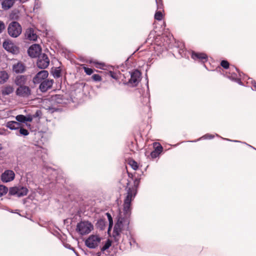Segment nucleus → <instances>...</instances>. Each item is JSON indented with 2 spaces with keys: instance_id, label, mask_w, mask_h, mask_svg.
I'll return each mask as SVG.
<instances>
[{
  "instance_id": "nucleus-31",
  "label": "nucleus",
  "mask_w": 256,
  "mask_h": 256,
  "mask_svg": "<svg viewBox=\"0 0 256 256\" xmlns=\"http://www.w3.org/2000/svg\"><path fill=\"white\" fill-rule=\"evenodd\" d=\"M84 72L88 75L92 74L93 72H94L92 69L90 68H86V67H85V66L84 67Z\"/></svg>"
},
{
  "instance_id": "nucleus-13",
  "label": "nucleus",
  "mask_w": 256,
  "mask_h": 256,
  "mask_svg": "<svg viewBox=\"0 0 256 256\" xmlns=\"http://www.w3.org/2000/svg\"><path fill=\"white\" fill-rule=\"evenodd\" d=\"M53 82V80L46 79L40 84L39 88L42 92H45L48 89L51 88V87L52 86Z\"/></svg>"
},
{
  "instance_id": "nucleus-2",
  "label": "nucleus",
  "mask_w": 256,
  "mask_h": 256,
  "mask_svg": "<svg viewBox=\"0 0 256 256\" xmlns=\"http://www.w3.org/2000/svg\"><path fill=\"white\" fill-rule=\"evenodd\" d=\"M94 230V226L89 221L82 220L76 226V232L80 236L89 234Z\"/></svg>"
},
{
  "instance_id": "nucleus-36",
  "label": "nucleus",
  "mask_w": 256,
  "mask_h": 256,
  "mask_svg": "<svg viewBox=\"0 0 256 256\" xmlns=\"http://www.w3.org/2000/svg\"><path fill=\"white\" fill-rule=\"evenodd\" d=\"M160 154L159 153L157 152H156L154 150L152 151L151 154H150V156H152V158H156V157H158V155Z\"/></svg>"
},
{
  "instance_id": "nucleus-5",
  "label": "nucleus",
  "mask_w": 256,
  "mask_h": 256,
  "mask_svg": "<svg viewBox=\"0 0 256 256\" xmlns=\"http://www.w3.org/2000/svg\"><path fill=\"white\" fill-rule=\"evenodd\" d=\"M28 189L24 186H16L10 188V194L11 195H15L18 197H22L26 195Z\"/></svg>"
},
{
  "instance_id": "nucleus-28",
  "label": "nucleus",
  "mask_w": 256,
  "mask_h": 256,
  "mask_svg": "<svg viewBox=\"0 0 256 256\" xmlns=\"http://www.w3.org/2000/svg\"><path fill=\"white\" fill-rule=\"evenodd\" d=\"M129 164L132 166V168L134 170H136L138 168V165L137 162L133 160H130L129 162Z\"/></svg>"
},
{
  "instance_id": "nucleus-25",
  "label": "nucleus",
  "mask_w": 256,
  "mask_h": 256,
  "mask_svg": "<svg viewBox=\"0 0 256 256\" xmlns=\"http://www.w3.org/2000/svg\"><path fill=\"white\" fill-rule=\"evenodd\" d=\"M154 146L155 148L154 150L160 154L162 150V146L158 143L154 142Z\"/></svg>"
},
{
  "instance_id": "nucleus-21",
  "label": "nucleus",
  "mask_w": 256,
  "mask_h": 256,
  "mask_svg": "<svg viewBox=\"0 0 256 256\" xmlns=\"http://www.w3.org/2000/svg\"><path fill=\"white\" fill-rule=\"evenodd\" d=\"M10 76L5 70L0 71V84H4L8 80Z\"/></svg>"
},
{
  "instance_id": "nucleus-24",
  "label": "nucleus",
  "mask_w": 256,
  "mask_h": 256,
  "mask_svg": "<svg viewBox=\"0 0 256 256\" xmlns=\"http://www.w3.org/2000/svg\"><path fill=\"white\" fill-rule=\"evenodd\" d=\"M112 245V241L110 240H108L104 244V246L101 248V250L102 252H104L106 250Z\"/></svg>"
},
{
  "instance_id": "nucleus-7",
  "label": "nucleus",
  "mask_w": 256,
  "mask_h": 256,
  "mask_svg": "<svg viewBox=\"0 0 256 256\" xmlns=\"http://www.w3.org/2000/svg\"><path fill=\"white\" fill-rule=\"evenodd\" d=\"M48 76V71L43 70L39 72L33 78L32 81L34 84H41L46 80Z\"/></svg>"
},
{
  "instance_id": "nucleus-33",
  "label": "nucleus",
  "mask_w": 256,
  "mask_h": 256,
  "mask_svg": "<svg viewBox=\"0 0 256 256\" xmlns=\"http://www.w3.org/2000/svg\"><path fill=\"white\" fill-rule=\"evenodd\" d=\"M221 66L224 68H228L229 66V64L226 60H222L221 62Z\"/></svg>"
},
{
  "instance_id": "nucleus-19",
  "label": "nucleus",
  "mask_w": 256,
  "mask_h": 256,
  "mask_svg": "<svg viewBox=\"0 0 256 256\" xmlns=\"http://www.w3.org/2000/svg\"><path fill=\"white\" fill-rule=\"evenodd\" d=\"M6 126L12 130H18L22 127V125L20 123L15 121L8 122L6 124Z\"/></svg>"
},
{
  "instance_id": "nucleus-27",
  "label": "nucleus",
  "mask_w": 256,
  "mask_h": 256,
  "mask_svg": "<svg viewBox=\"0 0 256 256\" xmlns=\"http://www.w3.org/2000/svg\"><path fill=\"white\" fill-rule=\"evenodd\" d=\"M106 215L108 216V220L109 221V228H108V231H110V229L112 228V224H113L112 218L110 214L107 213Z\"/></svg>"
},
{
  "instance_id": "nucleus-17",
  "label": "nucleus",
  "mask_w": 256,
  "mask_h": 256,
  "mask_svg": "<svg viewBox=\"0 0 256 256\" xmlns=\"http://www.w3.org/2000/svg\"><path fill=\"white\" fill-rule=\"evenodd\" d=\"M16 0H2V8L8 10L12 6Z\"/></svg>"
},
{
  "instance_id": "nucleus-10",
  "label": "nucleus",
  "mask_w": 256,
  "mask_h": 256,
  "mask_svg": "<svg viewBox=\"0 0 256 256\" xmlns=\"http://www.w3.org/2000/svg\"><path fill=\"white\" fill-rule=\"evenodd\" d=\"M12 70L14 73L21 74L25 72L26 66L22 62L18 61L13 64Z\"/></svg>"
},
{
  "instance_id": "nucleus-8",
  "label": "nucleus",
  "mask_w": 256,
  "mask_h": 256,
  "mask_svg": "<svg viewBox=\"0 0 256 256\" xmlns=\"http://www.w3.org/2000/svg\"><path fill=\"white\" fill-rule=\"evenodd\" d=\"M50 64V60L48 56L45 54L40 56L37 61V66L40 68H46Z\"/></svg>"
},
{
  "instance_id": "nucleus-39",
  "label": "nucleus",
  "mask_w": 256,
  "mask_h": 256,
  "mask_svg": "<svg viewBox=\"0 0 256 256\" xmlns=\"http://www.w3.org/2000/svg\"><path fill=\"white\" fill-rule=\"evenodd\" d=\"M156 0V2L158 3L157 0Z\"/></svg>"
},
{
  "instance_id": "nucleus-35",
  "label": "nucleus",
  "mask_w": 256,
  "mask_h": 256,
  "mask_svg": "<svg viewBox=\"0 0 256 256\" xmlns=\"http://www.w3.org/2000/svg\"><path fill=\"white\" fill-rule=\"evenodd\" d=\"M54 77L59 78L60 76V70H56L54 72Z\"/></svg>"
},
{
  "instance_id": "nucleus-29",
  "label": "nucleus",
  "mask_w": 256,
  "mask_h": 256,
  "mask_svg": "<svg viewBox=\"0 0 256 256\" xmlns=\"http://www.w3.org/2000/svg\"><path fill=\"white\" fill-rule=\"evenodd\" d=\"M154 18L156 20H160L162 18V12H156V13L155 14V15H154Z\"/></svg>"
},
{
  "instance_id": "nucleus-30",
  "label": "nucleus",
  "mask_w": 256,
  "mask_h": 256,
  "mask_svg": "<svg viewBox=\"0 0 256 256\" xmlns=\"http://www.w3.org/2000/svg\"><path fill=\"white\" fill-rule=\"evenodd\" d=\"M92 80L95 82H100L102 80V78L101 76L98 74H94L92 76Z\"/></svg>"
},
{
  "instance_id": "nucleus-1",
  "label": "nucleus",
  "mask_w": 256,
  "mask_h": 256,
  "mask_svg": "<svg viewBox=\"0 0 256 256\" xmlns=\"http://www.w3.org/2000/svg\"><path fill=\"white\" fill-rule=\"evenodd\" d=\"M136 194V184L132 188H128L127 190L126 196L124 200L122 210L120 213L116 223L115 224L112 236L116 242H119L121 238V234L124 232L127 231L128 228V218L130 214L131 202L134 200Z\"/></svg>"
},
{
  "instance_id": "nucleus-12",
  "label": "nucleus",
  "mask_w": 256,
  "mask_h": 256,
  "mask_svg": "<svg viewBox=\"0 0 256 256\" xmlns=\"http://www.w3.org/2000/svg\"><path fill=\"white\" fill-rule=\"evenodd\" d=\"M140 72L138 70H135L131 74V77L129 82L132 86H136L140 81Z\"/></svg>"
},
{
  "instance_id": "nucleus-37",
  "label": "nucleus",
  "mask_w": 256,
  "mask_h": 256,
  "mask_svg": "<svg viewBox=\"0 0 256 256\" xmlns=\"http://www.w3.org/2000/svg\"><path fill=\"white\" fill-rule=\"evenodd\" d=\"M108 74L112 77V78H113L114 79H117V77H116V74L112 72V71H110L108 72Z\"/></svg>"
},
{
  "instance_id": "nucleus-22",
  "label": "nucleus",
  "mask_w": 256,
  "mask_h": 256,
  "mask_svg": "<svg viewBox=\"0 0 256 256\" xmlns=\"http://www.w3.org/2000/svg\"><path fill=\"white\" fill-rule=\"evenodd\" d=\"M14 90V88L12 86L7 85L2 88V92L3 95H8L12 94Z\"/></svg>"
},
{
  "instance_id": "nucleus-3",
  "label": "nucleus",
  "mask_w": 256,
  "mask_h": 256,
  "mask_svg": "<svg viewBox=\"0 0 256 256\" xmlns=\"http://www.w3.org/2000/svg\"><path fill=\"white\" fill-rule=\"evenodd\" d=\"M102 240L101 236L98 234H91L85 240V245L90 249L97 248Z\"/></svg>"
},
{
  "instance_id": "nucleus-11",
  "label": "nucleus",
  "mask_w": 256,
  "mask_h": 256,
  "mask_svg": "<svg viewBox=\"0 0 256 256\" xmlns=\"http://www.w3.org/2000/svg\"><path fill=\"white\" fill-rule=\"evenodd\" d=\"M15 176L14 172L12 170H6L2 174V180L4 182H8L12 180Z\"/></svg>"
},
{
  "instance_id": "nucleus-40",
  "label": "nucleus",
  "mask_w": 256,
  "mask_h": 256,
  "mask_svg": "<svg viewBox=\"0 0 256 256\" xmlns=\"http://www.w3.org/2000/svg\"><path fill=\"white\" fill-rule=\"evenodd\" d=\"M255 87L256 88V85L255 86Z\"/></svg>"
},
{
  "instance_id": "nucleus-20",
  "label": "nucleus",
  "mask_w": 256,
  "mask_h": 256,
  "mask_svg": "<svg viewBox=\"0 0 256 256\" xmlns=\"http://www.w3.org/2000/svg\"><path fill=\"white\" fill-rule=\"evenodd\" d=\"M192 58L194 60L198 59L204 62L207 60V56L204 53H194L192 52Z\"/></svg>"
},
{
  "instance_id": "nucleus-32",
  "label": "nucleus",
  "mask_w": 256,
  "mask_h": 256,
  "mask_svg": "<svg viewBox=\"0 0 256 256\" xmlns=\"http://www.w3.org/2000/svg\"><path fill=\"white\" fill-rule=\"evenodd\" d=\"M20 128V130H19V132L21 135H23V136L28 135V132L26 130L22 128L21 127Z\"/></svg>"
},
{
  "instance_id": "nucleus-4",
  "label": "nucleus",
  "mask_w": 256,
  "mask_h": 256,
  "mask_svg": "<svg viewBox=\"0 0 256 256\" xmlns=\"http://www.w3.org/2000/svg\"><path fill=\"white\" fill-rule=\"evenodd\" d=\"M22 32V26L16 22H11L8 27V32L12 38L18 37L21 34Z\"/></svg>"
},
{
  "instance_id": "nucleus-14",
  "label": "nucleus",
  "mask_w": 256,
  "mask_h": 256,
  "mask_svg": "<svg viewBox=\"0 0 256 256\" xmlns=\"http://www.w3.org/2000/svg\"><path fill=\"white\" fill-rule=\"evenodd\" d=\"M16 93V94L19 96H27L30 94V89L26 86H20V87L17 88Z\"/></svg>"
},
{
  "instance_id": "nucleus-18",
  "label": "nucleus",
  "mask_w": 256,
  "mask_h": 256,
  "mask_svg": "<svg viewBox=\"0 0 256 256\" xmlns=\"http://www.w3.org/2000/svg\"><path fill=\"white\" fill-rule=\"evenodd\" d=\"M26 80H27V76H26L20 75V76H18L16 78L14 82H15V84L17 86H24L26 83Z\"/></svg>"
},
{
  "instance_id": "nucleus-6",
  "label": "nucleus",
  "mask_w": 256,
  "mask_h": 256,
  "mask_svg": "<svg viewBox=\"0 0 256 256\" xmlns=\"http://www.w3.org/2000/svg\"><path fill=\"white\" fill-rule=\"evenodd\" d=\"M4 48L8 52L13 54H16L19 52V49L11 40H6L3 43Z\"/></svg>"
},
{
  "instance_id": "nucleus-34",
  "label": "nucleus",
  "mask_w": 256,
  "mask_h": 256,
  "mask_svg": "<svg viewBox=\"0 0 256 256\" xmlns=\"http://www.w3.org/2000/svg\"><path fill=\"white\" fill-rule=\"evenodd\" d=\"M6 28L4 22L0 20V34L2 33Z\"/></svg>"
},
{
  "instance_id": "nucleus-26",
  "label": "nucleus",
  "mask_w": 256,
  "mask_h": 256,
  "mask_svg": "<svg viewBox=\"0 0 256 256\" xmlns=\"http://www.w3.org/2000/svg\"><path fill=\"white\" fill-rule=\"evenodd\" d=\"M8 191V188L3 186L0 185V197L5 195Z\"/></svg>"
},
{
  "instance_id": "nucleus-16",
  "label": "nucleus",
  "mask_w": 256,
  "mask_h": 256,
  "mask_svg": "<svg viewBox=\"0 0 256 256\" xmlns=\"http://www.w3.org/2000/svg\"><path fill=\"white\" fill-rule=\"evenodd\" d=\"M16 120L20 122H32L33 118L30 115L24 116L22 114H19L16 116Z\"/></svg>"
},
{
  "instance_id": "nucleus-9",
  "label": "nucleus",
  "mask_w": 256,
  "mask_h": 256,
  "mask_svg": "<svg viewBox=\"0 0 256 256\" xmlns=\"http://www.w3.org/2000/svg\"><path fill=\"white\" fill-rule=\"evenodd\" d=\"M42 49L38 44H34L31 46L28 50V54L30 57L36 58L38 56Z\"/></svg>"
},
{
  "instance_id": "nucleus-23",
  "label": "nucleus",
  "mask_w": 256,
  "mask_h": 256,
  "mask_svg": "<svg viewBox=\"0 0 256 256\" xmlns=\"http://www.w3.org/2000/svg\"><path fill=\"white\" fill-rule=\"evenodd\" d=\"M89 63L94 64L96 68L100 69H104V67L105 66L104 63L100 62L96 60H90Z\"/></svg>"
},
{
  "instance_id": "nucleus-15",
  "label": "nucleus",
  "mask_w": 256,
  "mask_h": 256,
  "mask_svg": "<svg viewBox=\"0 0 256 256\" xmlns=\"http://www.w3.org/2000/svg\"><path fill=\"white\" fill-rule=\"evenodd\" d=\"M25 37L29 40L34 41L36 40L38 36L32 28H29L26 31Z\"/></svg>"
},
{
  "instance_id": "nucleus-38",
  "label": "nucleus",
  "mask_w": 256,
  "mask_h": 256,
  "mask_svg": "<svg viewBox=\"0 0 256 256\" xmlns=\"http://www.w3.org/2000/svg\"><path fill=\"white\" fill-rule=\"evenodd\" d=\"M202 138H214V136L211 134H206Z\"/></svg>"
}]
</instances>
